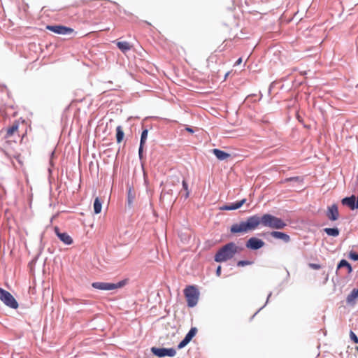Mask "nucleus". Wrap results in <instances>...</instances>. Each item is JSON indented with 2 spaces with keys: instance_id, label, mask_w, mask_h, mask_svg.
<instances>
[{
  "instance_id": "f257e3e1",
  "label": "nucleus",
  "mask_w": 358,
  "mask_h": 358,
  "mask_svg": "<svg viewBox=\"0 0 358 358\" xmlns=\"http://www.w3.org/2000/svg\"><path fill=\"white\" fill-rule=\"evenodd\" d=\"M242 249L236 243L231 242L222 247L215 255V261L223 262L232 259L236 253L240 252Z\"/></svg>"
},
{
  "instance_id": "f03ea898",
  "label": "nucleus",
  "mask_w": 358,
  "mask_h": 358,
  "mask_svg": "<svg viewBox=\"0 0 358 358\" xmlns=\"http://www.w3.org/2000/svg\"><path fill=\"white\" fill-rule=\"evenodd\" d=\"M255 216L258 221L257 227L260 224H262L264 227L276 229H281L286 226V224L282 220L277 217H275L271 214H264L262 217H259V215H257Z\"/></svg>"
},
{
  "instance_id": "7ed1b4c3",
  "label": "nucleus",
  "mask_w": 358,
  "mask_h": 358,
  "mask_svg": "<svg viewBox=\"0 0 358 358\" xmlns=\"http://www.w3.org/2000/svg\"><path fill=\"white\" fill-rule=\"evenodd\" d=\"M257 222L255 215L249 217L246 221L234 224L231 227L230 231L231 234H242L253 231L257 228Z\"/></svg>"
},
{
  "instance_id": "20e7f679",
  "label": "nucleus",
  "mask_w": 358,
  "mask_h": 358,
  "mask_svg": "<svg viewBox=\"0 0 358 358\" xmlns=\"http://www.w3.org/2000/svg\"><path fill=\"white\" fill-rule=\"evenodd\" d=\"M184 295L188 307L192 308L197 304L199 299V292L196 286H187L184 289Z\"/></svg>"
},
{
  "instance_id": "39448f33",
  "label": "nucleus",
  "mask_w": 358,
  "mask_h": 358,
  "mask_svg": "<svg viewBox=\"0 0 358 358\" xmlns=\"http://www.w3.org/2000/svg\"><path fill=\"white\" fill-rule=\"evenodd\" d=\"M127 284V280H123L117 283H110L104 282H95L92 284V286L100 290H113L124 287Z\"/></svg>"
},
{
  "instance_id": "423d86ee",
  "label": "nucleus",
  "mask_w": 358,
  "mask_h": 358,
  "mask_svg": "<svg viewBox=\"0 0 358 358\" xmlns=\"http://www.w3.org/2000/svg\"><path fill=\"white\" fill-rule=\"evenodd\" d=\"M0 300L7 306L16 309L18 308V303L13 296L8 291L0 287Z\"/></svg>"
},
{
  "instance_id": "0eeeda50",
  "label": "nucleus",
  "mask_w": 358,
  "mask_h": 358,
  "mask_svg": "<svg viewBox=\"0 0 358 358\" xmlns=\"http://www.w3.org/2000/svg\"><path fill=\"white\" fill-rule=\"evenodd\" d=\"M151 352L159 357H164L166 356L174 357L176 354V351L173 348H157L152 347L151 348Z\"/></svg>"
},
{
  "instance_id": "6e6552de",
  "label": "nucleus",
  "mask_w": 358,
  "mask_h": 358,
  "mask_svg": "<svg viewBox=\"0 0 358 358\" xmlns=\"http://www.w3.org/2000/svg\"><path fill=\"white\" fill-rule=\"evenodd\" d=\"M46 29L55 34L61 35H67L72 34L74 30L72 28L67 27L63 25H48Z\"/></svg>"
},
{
  "instance_id": "1a4fd4ad",
  "label": "nucleus",
  "mask_w": 358,
  "mask_h": 358,
  "mask_svg": "<svg viewBox=\"0 0 358 358\" xmlns=\"http://www.w3.org/2000/svg\"><path fill=\"white\" fill-rule=\"evenodd\" d=\"M197 332V329L196 327H192L189 331L186 334L184 339L178 344V348L181 349L185 347L192 339L194 336H195Z\"/></svg>"
},
{
  "instance_id": "9d476101",
  "label": "nucleus",
  "mask_w": 358,
  "mask_h": 358,
  "mask_svg": "<svg viewBox=\"0 0 358 358\" xmlns=\"http://www.w3.org/2000/svg\"><path fill=\"white\" fill-rule=\"evenodd\" d=\"M327 217L331 221H336L339 217V212L338 206L336 204H333L327 208Z\"/></svg>"
},
{
  "instance_id": "9b49d317",
  "label": "nucleus",
  "mask_w": 358,
  "mask_h": 358,
  "mask_svg": "<svg viewBox=\"0 0 358 358\" xmlns=\"http://www.w3.org/2000/svg\"><path fill=\"white\" fill-rule=\"evenodd\" d=\"M264 245V242L259 238L252 237L246 243V247L252 250H258Z\"/></svg>"
},
{
  "instance_id": "f8f14e48",
  "label": "nucleus",
  "mask_w": 358,
  "mask_h": 358,
  "mask_svg": "<svg viewBox=\"0 0 358 358\" xmlns=\"http://www.w3.org/2000/svg\"><path fill=\"white\" fill-rule=\"evenodd\" d=\"M18 129H19V122L15 121L11 126H10L7 129H6V133L4 135V138L6 139H9L12 136H13L15 134L18 133Z\"/></svg>"
},
{
  "instance_id": "ddd939ff",
  "label": "nucleus",
  "mask_w": 358,
  "mask_h": 358,
  "mask_svg": "<svg viewBox=\"0 0 358 358\" xmlns=\"http://www.w3.org/2000/svg\"><path fill=\"white\" fill-rule=\"evenodd\" d=\"M246 202V199H243L239 201H237L234 203H231L229 205H224L220 208L221 210H236L241 208L245 203Z\"/></svg>"
},
{
  "instance_id": "4468645a",
  "label": "nucleus",
  "mask_w": 358,
  "mask_h": 358,
  "mask_svg": "<svg viewBox=\"0 0 358 358\" xmlns=\"http://www.w3.org/2000/svg\"><path fill=\"white\" fill-rule=\"evenodd\" d=\"M55 232L59 239L65 244L71 245L73 243V239L68 234L59 232L57 227L55 228Z\"/></svg>"
},
{
  "instance_id": "2eb2a0df",
  "label": "nucleus",
  "mask_w": 358,
  "mask_h": 358,
  "mask_svg": "<svg viewBox=\"0 0 358 358\" xmlns=\"http://www.w3.org/2000/svg\"><path fill=\"white\" fill-rule=\"evenodd\" d=\"M343 205L349 206L352 210L357 208V203H355V196H351L350 197H345L341 201Z\"/></svg>"
},
{
  "instance_id": "dca6fc26",
  "label": "nucleus",
  "mask_w": 358,
  "mask_h": 358,
  "mask_svg": "<svg viewBox=\"0 0 358 358\" xmlns=\"http://www.w3.org/2000/svg\"><path fill=\"white\" fill-rule=\"evenodd\" d=\"M271 236L275 238L281 239L285 243L289 242L290 240V238L287 234L280 231H272L271 232Z\"/></svg>"
},
{
  "instance_id": "f3484780",
  "label": "nucleus",
  "mask_w": 358,
  "mask_h": 358,
  "mask_svg": "<svg viewBox=\"0 0 358 358\" xmlns=\"http://www.w3.org/2000/svg\"><path fill=\"white\" fill-rule=\"evenodd\" d=\"M212 152L220 160H225L230 157V154L225 152L221 150L215 148L212 150Z\"/></svg>"
},
{
  "instance_id": "a211bd4d",
  "label": "nucleus",
  "mask_w": 358,
  "mask_h": 358,
  "mask_svg": "<svg viewBox=\"0 0 358 358\" xmlns=\"http://www.w3.org/2000/svg\"><path fill=\"white\" fill-rule=\"evenodd\" d=\"M117 46L123 52L125 53L132 48V45L127 41H118Z\"/></svg>"
},
{
  "instance_id": "6ab92c4d",
  "label": "nucleus",
  "mask_w": 358,
  "mask_h": 358,
  "mask_svg": "<svg viewBox=\"0 0 358 358\" xmlns=\"http://www.w3.org/2000/svg\"><path fill=\"white\" fill-rule=\"evenodd\" d=\"M358 297V289H354L350 294L347 296V302L348 303H353Z\"/></svg>"
},
{
  "instance_id": "aec40b11",
  "label": "nucleus",
  "mask_w": 358,
  "mask_h": 358,
  "mask_svg": "<svg viewBox=\"0 0 358 358\" xmlns=\"http://www.w3.org/2000/svg\"><path fill=\"white\" fill-rule=\"evenodd\" d=\"M116 132L117 142V143H120L122 141L124 136L122 127L121 126H117L116 128Z\"/></svg>"
},
{
  "instance_id": "412c9836",
  "label": "nucleus",
  "mask_w": 358,
  "mask_h": 358,
  "mask_svg": "<svg viewBox=\"0 0 358 358\" xmlns=\"http://www.w3.org/2000/svg\"><path fill=\"white\" fill-rule=\"evenodd\" d=\"M102 204L99 197L95 198L94 201V213L99 214L101 213Z\"/></svg>"
},
{
  "instance_id": "4be33fe9",
  "label": "nucleus",
  "mask_w": 358,
  "mask_h": 358,
  "mask_svg": "<svg viewBox=\"0 0 358 358\" xmlns=\"http://www.w3.org/2000/svg\"><path fill=\"white\" fill-rule=\"evenodd\" d=\"M324 231L330 236L336 237L339 235V230L338 228H325L324 229Z\"/></svg>"
},
{
  "instance_id": "5701e85b",
  "label": "nucleus",
  "mask_w": 358,
  "mask_h": 358,
  "mask_svg": "<svg viewBox=\"0 0 358 358\" xmlns=\"http://www.w3.org/2000/svg\"><path fill=\"white\" fill-rule=\"evenodd\" d=\"M345 267L348 269V273H350L352 271L351 265L345 259H342L338 264L337 268Z\"/></svg>"
},
{
  "instance_id": "b1692460",
  "label": "nucleus",
  "mask_w": 358,
  "mask_h": 358,
  "mask_svg": "<svg viewBox=\"0 0 358 358\" xmlns=\"http://www.w3.org/2000/svg\"><path fill=\"white\" fill-rule=\"evenodd\" d=\"M136 194L131 187H129L127 191V201L129 206H131L135 199Z\"/></svg>"
},
{
  "instance_id": "393cba45",
  "label": "nucleus",
  "mask_w": 358,
  "mask_h": 358,
  "mask_svg": "<svg viewBox=\"0 0 358 358\" xmlns=\"http://www.w3.org/2000/svg\"><path fill=\"white\" fill-rule=\"evenodd\" d=\"M148 131L147 129H144L142 131L141 136L140 144L145 145L146 139H147V137H148Z\"/></svg>"
},
{
  "instance_id": "a878e982",
  "label": "nucleus",
  "mask_w": 358,
  "mask_h": 358,
  "mask_svg": "<svg viewBox=\"0 0 358 358\" xmlns=\"http://www.w3.org/2000/svg\"><path fill=\"white\" fill-rule=\"evenodd\" d=\"M182 184L183 189L186 192L185 197V199H187L189 196V189H188V185H187V182L185 180H182Z\"/></svg>"
},
{
  "instance_id": "bb28decb",
  "label": "nucleus",
  "mask_w": 358,
  "mask_h": 358,
  "mask_svg": "<svg viewBox=\"0 0 358 358\" xmlns=\"http://www.w3.org/2000/svg\"><path fill=\"white\" fill-rule=\"evenodd\" d=\"M350 338L354 341V343H358V338L352 331H350Z\"/></svg>"
},
{
  "instance_id": "cd10ccee",
  "label": "nucleus",
  "mask_w": 358,
  "mask_h": 358,
  "mask_svg": "<svg viewBox=\"0 0 358 358\" xmlns=\"http://www.w3.org/2000/svg\"><path fill=\"white\" fill-rule=\"evenodd\" d=\"M309 267L315 270H318L321 268V266L320 264L313 263L309 264Z\"/></svg>"
},
{
  "instance_id": "c85d7f7f",
  "label": "nucleus",
  "mask_w": 358,
  "mask_h": 358,
  "mask_svg": "<svg viewBox=\"0 0 358 358\" xmlns=\"http://www.w3.org/2000/svg\"><path fill=\"white\" fill-rule=\"evenodd\" d=\"M350 257L355 261H358V253L351 252L350 253Z\"/></svg>"
},
{
  "instance_id": "c756f323",
  "label": "nucleus",
  "mask_w": 358,
  "mask_h": 358,
  "mask_svg": "<svg viewBox=\"0 0 358 358\" xmlns=\"http://www.w3.org/2000/svg\"><path fill=\"white\" fill-rule=\"evenodd\" d=\"M143 146H144V145L140 144L139 149H138V155H139L140 158L142 157Z\"/></svg>"
},
{
  "instance_id": "7c9ffc66",
  "label": "nucleus",
  "mask_w": 358,
  "mask_h": 358,
  "mask_svg": "<svg viewBox=\"0 0 358 358\" xmlns=\"http://www.w3.org/2000/svg\"><path fill=\"white\" fill-rule=\"evenodd\" d=\"M248 264H249V262H247V261H239V262H238V264H237V265H238V266H245V265H248Z\"/></svg>"
},
{
  "instance_id": "2f4dec72",
  "label": "nucleus",
  "mask_w": 358,
  "mask_h": 358,
  "mask_svg": "<svg viewBox=\"0 0 358 358\" xmlns=\"http://www.w3.org/2000/svg\"><path fill=\"white\" fill-rule=\"evenodd\" d=\"M292 180H295V181L299 180V177H292V178H286L285 180V182L292 181Z\"/></svg>"
},
{
  "instance_id": "473e14b6",
  "label": "nucleus",
  "mask_w": 358,
  "mask_h": 358,
  "mask_svg": "<svg viewBox=\"0 0 358 358\" xmlns=\"http://www.w3.org/2000/svg\"><path fill=\"white\" fill-rule=\"evenodd\" d=\"M242 62V58L240 57L236 62H235V66H237V65H239L241 64Z\"/></svg>"
},
{
  "instance_id": "72a5a7b5",
  "label": "nucleus",
  "mask_w": 358,
  "mask_h": 358,
  "mask_svg": "<svg viewBox=\"0 0 358 358\" xmlns=\"http://www.w3.org/2000/svg\"><path fill=\"white\" fill-rule=\"evenodd\" d=\"M216 273H217V275H220V273H221V266H219L217 268V271H216Z\"/></svg>"
},
{
  "instance_id": "f704fd0d",
  "label": "nucleus",
  "mask_w": 358,
  "mask_h": 358,
  "mask_svg": "<svg viewBox=\"0 0 358 358\" xmlns=\"http://www.w3.org/2000/svg\"><path fill=\"white\" fill-rule=\"evenodd\" d=\"M185 129L189 133H194V130L190 127H186Z\"/></svg>"
},
{
  "instance_id": "c9c22d12",
  "label": "nucleus",
  "mask_w": 358,
  "mask_h": 358,
  "mask_svg": "<svg viewBox=\"0 0 358 358\" xmlns=\"http://www.w3.org/2000/svg\"><path fill=\"white\" fill-rule=\"evenodd\" d=\"M81 2H82L83 5H85V4H87L88 3V1H86V0H83Z\"/></svg>"
},
{
  "instance_id": "e433bc0d",
  "label": "nucleus",
  "mask_w": 358,
  "mask_h": 358,
  "mask_svg": "<svg viewBox=\"0 0 358 358\" xmlns=\"http://www.w3.org/2000/svg\"><path fill=\"white\" fill-rule=\"evenodd\" d=\"M6 143H8V144H9V143H10V141H9V140H7V141H6Z\"/></svg>"
},
{
  "instance_id": "4c0bfd02",
  "label": "nucleus",
  "mask_w": 358,
  "mask_h": 358,
  "mask_svg": "<svg viewBox=\"0 0 358 358\" xmlns=\"http://www.w3.org/2000/svg\"><path fill=\"white\" fill-rule=\"evenodd\" d=\"M148 25H150L151 24L148 22H145Z\"/></svg>"
}]
</instances>
